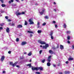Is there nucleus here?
Returning <instances> with one entry per match:
<instances>
[{"label": "nucleus", "mask_w": 74, "mask_h": 74, "mask_svg": "<svg viewBox=\"0 0 74 74\" xmlns=\"http://www.w3.org/2000/svg\"><path fill=\"white\" fill-rule=\"evenodd\" d=\"M31 64H32L31 63H30L27 64L26 65L27 66H29V67H31L32 65H31Z\"/></svg>", "instance_id": "14"}, {"label": "nucleus", "mask_w": 74, "mask_h": 74, "mask_svg": "<svg viewBox=\"0 0 74 74\" xmlns=\"http://www.w3.org/2000/svg\"><path fill=\"white\" fill-rule=\"evenodd\" d=\"M47 66H51V63L49 62L47 63Z\"/></svg>", "instance_id": "17"}, {"label": "nucleus", "mask_w": 74, "mask_h": 74, "mask_svg": "<svg viewBox=\"0 0 74 74\" xmlns=\"http://www.w3.org/2000/svg\"><path fill=\"white\" fill-rule=\"evenodd\" d=\"M53 66L54 67H56V65H55V64H53Z\"/></svg>", "instance_id": "60"}, {"label": "nucleus", "mask_w": 74, "mask_h": 74, "mask_svg": "<svg viewBox=\"0 0 74 74\" xmlns=\"http://www.w3.org/2000/svg\"><path fill=\"white\" fill-rule=\"evenodd\" d=\"M45 18L46 19H49V17L48 16H45Z\"/></svg>", "instance_id": "22"}, {"label": "nucleus", "mask_w": 74, "mask_h": 74, "mask_svg": "<svg viewBox=\"0 0 74 74\" xmlns=\"http://www.w3.org/2000/svg\"><path fill=\"white\" fill-rule=\"evenodd\" d=\"M27 33H32V34H34V32L32 31H28Z\"/></svg>", "instance_id": "18"}, {"label": "nucleus", "mask_w": 74, "mask_h": 74, "mask_svg": "<svg viewBox=\"0 0 74 74\" xmlns=\"http://www.w3.org/2000/svg\"><path fill=\"white\" fill-rule=\"evenodd\" d=\"M66 64H68L69 63V61H67L66 62Z\"/></svg>", "instance_id": "54"}, {"label": "nucleus", "mask_w": 74, "mask_h": 74, "mask_svg": "<svg viewBox=\"0 0 74 74\" xmlns=\"http://www.w3.org/2000/svg\"><path fill=\"white\" fill-rule=\"evenodd\" d=\"M53 23H56V21H53Z\"/></svg>", "instance_id": "53"}, {"label": "nucleus", "mask_w": 74, "mask_h": 74, "mask_svg": "<svg viewBox=\"0 0 74 74\" xmlns=\"http://www.w3.org/2000/svg\"><path fill=\"white\" fill-rule=\"evenodd\" d=\"M6 31L7 33H9V32H10V28H9L8 27H7L6 29Z\"/></svg>", "instance_id": "10"}, {"label": "nucleus", "mask_w": 74, "mask_h": 74, "mask_svg": "<svg viewBox=\"0 0 74 74\" xmlns=\"http://www.w3.org/2000/svg\"><path fill=\"white\" fill-rule=\"evenodd\" d=\"M55 27L56 28H57L58 27V25L56 24L55 25Z\"/></svg>", "instance_id": "42"}, {"label": "nucleus", "mask_w": 74, "mask_h": 74, "mask_svg": "<svg viewBox=\"0 0 74 74\" xmlns=\"http://www.w3.org/2000/svg\"><path fill=\"white\" fill-rule=\"evenodd\" d=\"M42 11V12H44V11H45V9H43Z\"/></svg>", "instance_id": "61"}, {"label": "nucleus", "mask_w": 74, "mask_h": 74, "mask_svg": "<svg viewBox=\"0 0 74 74\" xmlns=\"http://www.w3.org/2000/svg\"><path fill=\"white\" fill-rule=\"evenodd\" d=\"M8 22H11V19H9L8 20Z\"/></svg>", "instance_id": "58"}, {"label": "nucleus", "mask_w": 74, "mask_h": 74, "mask_svg": "<svg viewBox=\"0 0 74 74\" xmlns=\"http://www.w3.org/2000/svg\"><path fill=\"white\" fill-rule=\"evenodd\" d=\"M67 40H70V36H68L67 37Z\"/></svg>", "instance_id": "19"}, {"label": "nucleus", "mask_w": 74, "mask_h": 74, "mask_svg": "<svg viewBox=\"0 0 74 74\" xmlns=\"http://www.w3.org/2000/svg\"><path fill=\"white\" fill-rule=\"evenodd\" d=\"M11 23H9L8 24V25H9V26H11Z\"/></svg>", "instance_id": "43"}, {"label": "nucleus", "mask_w": 74, "mask_h": 74, "mask_svg": "<svg viewBox=\"0 0 74 74\" xmlns=\"http://www.w3.org/2000/svg\"><path fill=\"white\" fill-rule=\"evenodd\" d=\"M32 19H33V18H31V19H29V21L30 22V25H33V24H34V22L32 21Z\"/></svg>", "instance_id": "2"}, {"label": "nucleus", "mask_w": 74, "mask_h": 74, "mask_svg": "<svg viewBox=\"0 0 74 74\" xmlns=\"http://www.w3.org/2000/svg\"><path fill=\"white\" fill-rule=\"evenodd\" d=\"M60 66V63H59L58 64V66Z\"/></svg>", "instance_id": "51"}, {"label": "nucleus", "mask_w": 74, "mask_h": 74, "mask_svg": "<svg viewBox=\"0 0 74 74\" xmlns=\"http://www.w3.org/2000/svg\"><path fill=\"white\" fill-rule=\"evenodd\" d=\"M53 34V33H51L50 34V35L51 36H52Z\"/></svg>", "instance_id": "45"}, {"label": "nucleus", "mask_w": 74, "mask_h": 74, "mask_svg": "<svg viewBox=\"0 0 74 74\" xmlns=\"http://www.w3.org/2000/svg\"><path fill=\"white\" fill-rule=\"evenodd\" d=\"M45 25H46V23H44L42 24V26H45Z\"/></svg>", "instance_id": "35"}, {"label": "nucleus", "mask_w": 74, "mask_h": 74, "mask_svg": "<svg viewBox=\"0 0 74 74\" xmlns=\"http://www.w3.org/2000/svg\"><path fill=\"white\" fill-rule=\"evenodd\" d=\"M66 26H67L66 25V23L64 24L63 25L64 27L65 28H66Z\"/></svg>", "instance_id": "20"}, {"label": "nucleus", "mask_w": 74, "mask_h": 74, "mask_svg": "<svg viewBox=\"0 0 74 74\" xmlns=\"http://www.w3.org/2000/svg\"><path fill=\"white\" fill-rule=\"evenodd\" d=\"M51 57L52 56H50L48 57L47 59V61L48 62H51Z\"/></svg>", "instance_id": "5"}, {"label": "nucleus", "mask_w": 74, "mask_h": 74, "mask_svg": "<svg viewBox=\"0 0 74 74\" xmlns=\"http://www.w3.org/2000/svg\"><path fill=\"white\" fill-rule=\"evenodd\" d=\"M66 33H67L68 34H70V31H67Z\"/></svg>", "instance_id": "37"}, {"label": "nucleus", "mask_w": 74, "mask_h": 74, "mask_svg": "<svg viewBox=\"0 0 74 74\" xmlns=\"http://www.w3.org/2000/svg\"><path fill=\"white\" fill-rule=\"evenodd\" d=\"M12 66L13 67H15V66H16V65L14 63L12 64Z\"/></svg>", "instance_id": "36"}, {"label": "nucleus", "mask_w": 74, "mask_h": 74, "mask_svg": "<svg viewBox=\"0 0 74 74\" xmlns=\"http://www.w3.org/2000/svg\"><path fill=\"white\" fill-rule=\"evenodd\" d=\"M70 71H67V72H66L65 71V74H69V73H70Z\"/></svg>", "instance_id": "23"}, {"label": "nucleus", "mask_w": 74, "mask_h": 74, "mask_svg": "<svg viewBox=\"0 0 74 74\" xmlns=\"http://www.w3.org/2000/svg\"><path fill=\"white\" fill-rule=\"evenodd\" d=\"M33 36V35L32 34H30V37H32Z\"/></svg>", "instance_id": "59"}, {"label": "nucleus", "mask_w": 74, "mask_h": 74, "mask_svg": "<svg viewBox=\"0 0 74 74\" xmlns=\"http://www.w3.org/2000/svg\"><path fill=\"white\" fill-rule=\"evenodd\" d=\"M59 45H58L57 46L56 48L58 49V48H59Z\"/></svg>", "instance_id": "46"}, {"label": "nucleus", "mask_w": 74, "mask_h": 74, "mask_svg": "<svg viewBox=\"0 0 74 74\" xmlns=\"http://www.w3.org/2000/svg\"><path fill=\"white\" fill-rule=\"evenodd\" d=\"M32 70H33V71H34V70H36V71H38V69L36 67H32Z\"/></svg>", "instance_id": "4"}, {"label": "nucleus", "mask_w": 74, "mask_h": 74, "mask_svg": "<svg viewBox=\"0 0 74 74\" xmlns=\"http://www.w3.org/2000/svg\"><path fill=\"white\" fill-rule=\"evenodd\" d=\"M11 53V51H9L8 52V53H9V54H10Z\"/></svg>", "instance_id": "47"}, {"label": "nucleus", "mask_w": 74, "mask_h": 74, "mask_svg": "<svg viewBox=\"0 0 74 74\" xmlns=\"http://www.w3.org/2000/svg\"><path fill=\"white\" fill-rule=\"evenodd\" d=\"M3 28L2 27H0V30H3Z\"/></svg>", "instance_id": "48"}, {"label": "nucleus", "mask_w": 74, "mask_h": 74, "mask_svg": "<svg viewBox=\"0 0 74 74\" xmlns=\"http://www.w3.org/2000/svg\"><path fill=\"white\" fill-rule=\"evenodd\" d=\"M2 73H5V71H3L2 72Z\"/></svg>", "instance_id": "55"}, {"label": "nucleus", "mask_w": 74, "mask_h": 74, "mask_svg": "<svg viewBox=\"0 0 74 74\" xmlns=\"http://www.w3.org/2000/svg\"><path fill=\"white\" fill-rule=\"evenodd\" d=\"M19 38H16V42H18V41H19Z\"/></svg>", "instance_id": "33"}, {"label": "nucleus", "mask_w": 74, "mask_h": 74, "mask_svg": "<svg viewBox=\"0 0 74 74\" xmlns=\"http://www.w3.org/2000/svg\"><path fill=\"white\" fill-rule=\"evenodd\" d=\"M51 40H53V37L52 36H51Z\"/></svg>", "instance_id": "38"}, {"label": "nucleus", "mask_w": 74, "mask_h": 74, "mask_svg": "<svg viewBox=\"0 0 74 74\" xmlns=\"http://www.w3.org/2000/svg\"><path fill=\"white\" fill-rule=\"evenodd\" d=\"M38 42H40V44H42V45H44V44H46L45 42L41 41V40H38Z\"/></svg>", "instance_id": "3"}, {"label": "nucleus", "mask_w": 74, "mask_h": 74, "mask_svg": "<svg viewBox=\"0 0 74 74\" xmlns=\"http://www.w3.org/2000/svg\"><path fill=\"white\" fill-rule=\"evenodd\" d=\"M17 63H18V62H15L14 63V64L16 65V64H17Z\"/></svg>", "instance_id": "44"}, {"label": "nucleus", "mask_w": 74, "mask_h": 74, "mask_svg": "<svg viewBox=\"0 0 74 74\" xmlns=\"http://www.w3.org/2000/svg\"><path fill=\"white\" fill-rule=\"evenodd\" d=\"M27 44V42L25 41H23L22 42V43L21 44V45H26Z\"/></svg>", "instance_id": "7"}, {"label": "nucleus", "mask_w": 74, "mask_h": 74, "mask_svg": "<svg viewBox=\"0 0 74 74\" xmlns=\"http://www.w3.org/2000/svg\"><path fill=\"white\" fill-rule=\"evenodd\" d=\"M42 50H41L39 51V53L40 54H41V53H42Z\"/></svg>", "instance_id": "32"}, {"label": "nucleus", "mask_w": 74, "mask_h": 74, "mask_svg": "<svg viewBox=\"0 0 74 74\" xmlns=\"http://www.w3.org/2000/svg\"><path fill=\"white\" fill-rule=\"evenodd\" d=\"M37 32H38V33H41V32H42L41 30H38V31Z\"/></svg>", "instance_id": "24"}, {"label": "nucleus", "mask_w": 74, "mask_h": 74, "mask_svg": "<svg viewBox=\"0 0 74 74\" xmlns=\"http://www.w3.org/2000/svg\"><path fill=\"white\" fill-rule=\"evenodd\" d=\"M0 1H1V2L2 3H4V1L3 0H0Z\"/></svg>", "instance_id": "39"}, {"label": "nucleus", "mask_w": 74, "mask_h": 74, "mask_svg": "<svg viewBox=\"0 0 74 74\" xmlns=\"http://www.w3.org/2000/svg\"><path fill=\"white\" fill-rule=\"evenodd\" d=\"M74 60V59L72 58H70L68 59V60L69 61H71V60Z\"/></svg>", "instance_id": "13"}, {"label": "nucleus", "mask_w": 74, "mask_h": 74, "mask_svg": "<svg viewBox=\"0 0 74 74\" xmlns=\"http://www.w3.org/2000/svg\"><path fill=\"white\" fill-rule=\"evenodd\" d=\"M60 74H63V73H62V72L60 73Z\"/></svg>", "instance_id": "64"}, {"label": "nucleus", "mask_w": 74, "mask_h": 74, "mask_svg": "<svg viewBox=\"0 0 74 74\" xmlns=\"http://www.w3.org/2000/svg\"><path fill=\"white\" fill-rule=\"evenodd\" d=\"M16 66L17 67H18V68H19V65H17Z\"/></svg>", "instance_id": "57"}, {"label": "nucleus", "mask_w": 74, "mask_h": 74, "mask_svg": "<svg viewBox=\"0 0 74 74\" xmlns=\"http://www.w3.org/2000/svg\"><path fill=\"white\" fill-rule=\"evenodd\" d=\"M36 5H38V4L36 3L35 4Z\"/></svg>", "instance_id": "63"}, {"label": "nucleus", "mask_w": 74, "mask_h": 74, "mask_svg": "<svg viewBox=\"0 0 74 74\" xmlns=\"http://www.w3.org/2000/svg\"><path fill=\"white\" fill-rule=\"evenodd\" d=\"M16 14L17 16L21 15V13H20V12L16 13Z\"/></svg>", "instance_id": "16"}, {"label": "nucleus", "mask_w": 74, "mask_h": 74, "mask_svg": "<svg viewBox=\"0 0 74 74\" xmlns=\"http://www.w3.org/2000/svg\"><path fill=\"white\" fill-rule=\"evenodd\" d=\"M14 25H15V23H12V24L11 25V26H14Z\"/></svg>", "instance_id": "30"}, {"label": "nucleus", "mask_w": 74, "mask_h": 74, "mask_svg": "<svg viewBox=\"0 0 74 74\" xmlns=\"http://www.w3.org/2000/svg\"><path fill=\"white\" fill-rule=\"evenodd\" d=\"M67 43H68V44H70V41L69 40H68L67 41Z\"/></svg>", "instance_id": "49"}, {"label": "nucleus", "mask_w": 74, "mask_h": 74, "mask_svg": "<svg viewBox=\"0 0 74 74\" xmlns=\"http://www.w3.org/2000/svg\"><path fill=\"white\" fill-rule=\"evenodd\" d=\"M32 55V53L31 52L29 53L28 54V56H31V55Z\"/></svg>", "instance_id": "26"}, {"label": "nucleus", "mask_w": 74, "mask_h": 74, "mask_svg": "<svg viewBox=\"0 0 74 74\" xmlns=\"http://www.w3.org/2000/svg\"><path fill=\"white\" fill-rule=\"evenodd\" d=\"M5 18L6 19H8V16H5Z\"/></svg>", "instance_id": "40"}, {"label": "nucleus", "mask_w": 74, "mask_h": 74, "mask_svg": "<svg viewBox=\"0 0 74 74\" xmlns=\"http://www.w3.org/2000/svg\"><path fill=\"white\" fill-rule=\"evenodd\" d=\"M36 74H40V72H36Z\"/></svg>", "instance_id": "31"}, {"label": "nucleus", "mask_w": 74, "mask_h": 74, "mask_svg": "<svg viewBox=\"0 0 74 74\" xmlns=\"http://www.w3.org/2000/svg\"><path fill=\"white\" fill-rule=\"evenodd\" d=\"M25 25H27V22L26 21H25Z\"/></svg>", "instance_id": "25"}, {"label": "nucleus", "mask_w": 74, "mask_h": 74, "mask_svg": "<svg viewBox=\"0 0 74 74\" xmlns=\"http://www.w3.org/2000/svg\"><path fill=\"white\" fill-rule=\"evenodd\" d=\"M10 64L11 66H12V64H13V63L11 62H10Z\"/></svg>", "instance_id": "28"}, {"label": "nucleus", "mask_w": 74, "mask_h": 74, "mask_svg": "<svg viewBox=\"0 0 74 74\" xmlns=\"http://www.w3.org/2000/svg\"><path fill=\"white\" fill-rule=\"evenodd\" d=\"M23 27L22 25L21 24L18 25H17V28H18L19 29H20V28H21Z\"/></svg>", "instance_id": "8"}, {"label": "nucleus", "mask_w": 74, "mask_h": 74, "mask_svg": "<svg viewBox=\"0 0 74 74\" xmlns=\"http://www.w3.org/2000/svg\"><path fill=\"white\" fill-rule=\"evenodd\" d=\"M25 14V13L24 12H21V14L23 15V14Z\"/></svg>", "instance_id": "34"}, {"label": "nucleus", "mask_w": 74, "mask_h": 74, "mask_svg": "<svg viewBox=\"0 0 74 74\" xmlns=\"http://www.w3.org/2000/svg\"><path fill=\"white\" fill-rule=\"evenodd\" d=\"M39 13L41 15H42V14H43V13H44L43 12H39Z\"/></svg>", "instance_id": "29"}, {"label": "nucleus", "mask_w": 74, "mask_h": 74, "mask_svg": "<svg viewBox=\"0 0 74 74\" xmlns=\"http://www.w3.org/2000/svg\"><path fill=\"white\" fill-rule=\"evenodd\" d=\"M72 49H74V45H73L72 46Z\"/></svg>", "instance_id": "41"}, {"label": "nucleus", "mask_w": 74, "mask_h": 74, "mask_svg": "<svg viewBox=\"0 0 74 74\" xmlns=\"http://www.w3.org/2000/svg\"><path fill=\"white\" fill-rule=\"evenodd\" d=\"M37 69H38V70H39V69H40V70H41V71H42V70H43V68L41 66L38 67V68H37Z\"/></svg>", "instance_id": "12"}, {"label": "nucleus", "mask_w": 74, "mask_h": 74, "mask_svg": "<svg viewBox=\"0 0 74 74\" xmlns=\"http://www.w3.org/2000/svg\"><path fill=\"white\" fill-rule=\"evenodd\" d=\"M45 62V59H44L43 60H42L41 61L42 63H44Z\"/></svg>", "instance_id": "27"}, {"label": "nucleus", "mask_w": 74, "mask_h": 74, "mask_svg": "<svg viewBox=\"0 0 74 74\" xmlns=\"http://www.w3.org/2000/svg\"><path fill=\"white\" fill-rule=\"evenodd\" d=\"M60 48L61 49H63V46L62 45H60Z\"/></svg>", "instance_id": "15"}, {"label": "nucleus", "mask_w": 74, "mask_h": 74, "mask_svg": "<svg viewBox=\"0 0 74 74\" xmlns=\"http://www.w3.org/2000/svg\"><path fill=\"white\" fill-rule=\"evenodd\" d=\"M49 47V45L48 44H46L45 45H43L42 46L43 49H47V48Z\"/></svg>", "instance_id": "1"}, {"label": "nucleus", "mask_w": 74, "mask_h": 74, "mask_svg": "<svg viewBox=\"0 0 74 74\" xmlns=\"http://www.w3.org/2000/svg\"><path fill=\"white\" fill-rule=\"evenodd\" d=\"M5 58V57L4 56H2L1 58V62H3V60H4Z\"/></svg>", "instance_id": "9"}, {"label": "nucleus", "mask_w": 74, "mask_h": 74, "mask_svg": "<svg viewBox=\"0 0 74 74\" xmlns=\"http://www.w3.org/2000/svg\"><path fill=\"white\" fill-rule=\"evenodd\" d=\"M1 13H3L4 12L3 11H2L1 12Z\"/></svg>", "instance_id": "56"}, {"label": "nucleus", "mask_w": 74, "mask_h": 74, "mask_svg": "<svg viewBox=\"0 0 74 74\" xmlns=\"http://www.w3.org/2000/svg\"><path fill=\"white\" fill-rule=\"evenodd\" d=\"M1 6L2 7H5V5L4 4H2L1 5Z\"/></svg>", "instance_id": "21"}, {"label": "nucleus", "mask_w": 74, "mask_h": 74, "mask_svg": "<svg viewBox=\"0 0 74 74\" xmlns=\"http://www.w3.org/2000/svg\"><path fill=\"white\" fill-rule=\"evenodd\" d=\"M53 3L54 4H56V3L55 2H54Z\"/></svg>", "instance_id": "62"}, {"label": "nucleus", "mask_w": 74, "mask_h": 74, "mask_svg": "<svg viewBox=\"0 0 74 74\" xmlns=\"http://www.w3.org/2000/svg\"><path fill=\"white\" fill-rule=\"evenodd\" d=\"M37 25L38 26H39L40 25V23H39V22H38Z\"/></svg>", "instance_id": "50"}, {"label": "nucleus", "mask_w": 74, "mask_h": 74, "mask_svg": "<svg viewBox=\"0 0 74 74\" xmlns=\"http://www.w3.org/2000/svg\"><path fill=\"white\" fill-rule=\"evenodd\" d=\"M17 2H19V0H15ZM14 2V0H11V1H9V4H11V3H13Z\"/></svg>", "instance_id": "6"}, {"label": "nucleus", "mask_w": 74, "mask_h": 74, "mask_svg": "<svg viewBox=\"0 0 74 74\" xmlns=\"http://www.w3.org/2000/svg\"><path fill=\"white\" fill-rule=\"evenodd\" d=\"M20 59H24V58H23V57H21L20 58Z\"/></svg>", "instance_id": "52"}, {"label": "nucleus", "mask_w": 74, "mask_h": 74, "mask_svg": "<svg viewBox=\"0 0 74 74\" xmlns=\"http://www.w3.org/2000/svg\"><path fill=\"white\" fill-rule=\"evenodd\" d=\"M49 52L51 54H53V52L51 50H50L49 51Z\"/></svg>", "instance_id": "11"}]
</instances>
